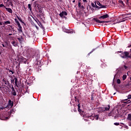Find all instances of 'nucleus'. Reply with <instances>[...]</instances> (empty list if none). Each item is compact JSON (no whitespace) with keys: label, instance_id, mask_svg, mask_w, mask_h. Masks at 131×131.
<instances>
[{"label":"nucleus","instance_id":"23","mask_svg":"<svg viewBox=\"0 0 131 131\" xmlns=\"http://www.w3.org/2000/svg\"><path fill=\"white\" fill-rule=\"evenodd\" d=\"M95 49H93L92 51H91L88 55H87V57H90V55H91V54H92V53H93L94 51H95Z\"/></svg>","mask_w":131,"mask_h":131},{"label":"nucleus","instance_id":"62","mask_svg":"<svg viewBox=\"0 0 131 131\" xmlns=\"http://www.w3.org/2000/svg\"><path fill=\"white\" fill-rule=\"evenodd\" d=\"M0 55H2V52H1V51H0Z\"/></svg>","mask_w":131,"mask_h":131},{"label":"nucleus","instance_id":"38","mask_svg":"<svg viewBox=\"0 0 131 131\" xmlns=\"http://www.w3.org/2000/svg\"><path fill=\"white\" fill-rule=\"evenodd\" d=\"M20 22H21V23L24 24V25H26V24H25V23H24V21H22V20H21V21Z\"/></svg>","mask_w":131,"mask_h":131},{"label":"nucleus","instance_id":"39","mask_svg":"<svg viewBox=\"0 0 131 131\" xmlns=\"http://www.w3.org/2000/svg\"><path fill=\"white\" fill-rule=\"evenodd\" d=\"M20 22H21V23L24 24V25H26V24H25V23H24V21H22V20H21V21Z\"/></svg>","mask_w":131,"mask_h":131},{"label":"nucleus","instance_id":"42","mask_svg":"<svg viewBox=\"0 0 131 131\" xmlns=\"http://www.w3.org/2000/svg\"><path fill=\"white\" fill-rule=\"evenodd\" d=\"M73 111H74V112H77V111L76 110V108H74Z\"/></svg>","mask_w":131,"mask_h":131},{"label":"nucleus","instance_id":"40","mask_svg":"<svg viewBox=\"0 0 131 131\" xmlns=\"http://www.w3.org/2000/svg\"><path fill=\"white\" fill-rule=\"evenodd\" d=\"M20 22H21V23L24 24V25H26V24H25V23H24V21H22V20H21V21Z\"/></svg>","mask_w":131,"mask_h":131},{"label":"nucleus","instance_id":"16","mask_svg":"<svg viewBox=\"0 0 131 131\" xmlns=\"http://www.w3.org/2000/svg\"><path fill=\"white\" fill-rule=\"evenodd\" d=\"M3 24H4L3 27H5L6 25H8V24H11V21H10L9 20L4 21Z\"/></svg>","mask_w":131,"mask_h":131},{"label":"nucleus","instance_id":"50","mask_svg":"<svg viewBox=\"0 0 131 131\" xmlns=\"http://www.w3.org/2000/svg\"><path fill=\"white\" fill-rule=\"evenodd\" d=\"M18 66H20V63H18L17 66L16 67V68H18Z\"/></svg>","mask_w":131,"mask_h":131},{"label":"nucleus","instance_id":"4","mask_svg":"<svg viewBox=\"0 0 131 131\" xmlns=\"http://www.w3.org/2000/svg\"><path fill=\"white\" fill-rule=\"evenodd\" d=\"M18 61L21 63H24V64H26V63H27V59L23 56L18 57Z\"/></svg>","mask_w":131,"mask_h":131},{"label":"nucleus","instance_id":"52","mask_svg":"<svg viewBox=\"0 0 131 131\" xmlns=\"http://www.w3.org/2000/svg\"><path fill=\"white\" fill-rule=\"evenodd\" d=\"M12 91H15V89H14V87L13 86H12Z\"/></svg>","mask_w":131,"mask_h":131},{"label":"nucleus","instance_id":"19","mask_svg":"<svg viewBox=\"0 0 131 131\" xmlns=\"http://www.w3.org/2000/svg\"><path fill=\"white\" fill-rule=\"evenodd\" d=\"M67 33H70L71 34H72V33H75V32L72 30L71 31H68Z\"/></svg>","mask_w":131,"mask_h":131},{"label":"nucleus","instance_id":"25","mask_svg":"<svg viewBox=\"0 0 131 131\" xmlns=\"http://www.w3.org/2000/svg\"><path fill=\"white\" fill-rule=\"evenodd\" d=\"M96 5H97L96 4V2L95 3V4L94 3H91V6L92 7H93V8H96Z\"/></svg>","mask_w":131,"mask_h":131},{"label":"nucleus","instance_id":"36","mask_svg":"<svg viewBox=\"0 0 131 131\" xmlns=\"http://www.w3.org/2000/svg\"><path fill=\"white\" fill-rule=\"evenodd\" d=\"M36 3H37V1H35L34 2V7H35V5H38V4H37Z\"/></svg>","mask_w":131,"mask_h":131},{"label":"nucleus","instance_id":"9","mask_svg":"<svg viewBox=\"0 0 131 131\" xmlns=\"http://www.w3.org/2000/svg\"><path fill=\"white\" fill-rule=\"evenodd\" d=\"M17 26H18V28H17V30L19 32V33H23V31L22 30V27L21 26V25L19 24H17Z\"/></svg>","mask_w":131,"mask_h":131},{"label":"nucleus","instance_id":"10","mask_svg":"<svg viewBox=\"0 0 131 131\" xmlns=\"http://www.w3.org/2000/svg\"><path fill=\"white\" fill-rule=\"evenodd\" d=\"M107 18H109V15L108 14H104L99 17V19H106Z\"/></svg>","mask_w":131,"mask_h":131},{"label":"nucleus","instance_id":"51","mask_svg":"<svg viewBox=\"0 0 131 131\" xmlns=\"http://www.w3.org/2000/svg\"><path fill=\"white\" fill-rule=\"evenodd\" d=\"M15 23H16V24H20V23H19V21L17 20V21L15 22Z\"/></svg>","mask_w":131,"mask_h":131},{"label":"nucleus","instance_id":"53","mask_svg":"<svg viewBox=\"0 0 131 131\" xmlns=\"http://www.w3.org/2000/svg\"><path fill=\"white\" fill-rule=\"evenodd\" d=\"M14 20L15 23H16L18 21V19H17V18H15Z\"/></svg>","mask_w":131,"mask_h":131},{"label":"nucleus","instance_id":"32","mask_svg":"<svg viewBox=\"0 0 131 131\" xmlns=\"http://www.w3.org/2000/svg\"><path fill=\"white\" fill-rule=\"evenodd\" d=\"M3 7H4V8H6V6H5V5H4V4H0V8H3Z\"/></svg>","mask_w":131,"mask_h":131},{"label":"nucleus","instance_id":"17","mask_svg":"<svg viewBox=\"0 0 131 131\" xmlns=\"http://www.w3.org/2000/svg\"><path fill=\"white\" fill-rule=\"evenodd\" d=\"M105 111H109L110 110V105H108L107 107H104Z\"/></svg>","mask_w":131,"mask_h":131},{"label":"nucleus","instance_id":"48","mask_svg":"<svg viewBox=\"0 0 131 131\" xmlns=\"http://www.w3.org/2000/svg\"><path fill=\"white\" fill-rule=\"evenodd\" d=\"M129 2V0H126V5L128 4Z\"/></svg>","mask_w":131,"mask_h":131},{"label":"nucleus","instance_id":"31","mask_svg":"<svg viewBox=\"0 0 131 131\" xmlns=\"http://www.w3.org/2000/svg\"><path fill=\"white\" fill-rule=\"evenodd\" d=\"M78 7L79 8H81V3L79 1L78 2Z\"/></svg>","mask_w":131,"mask_h":131},{"label":"nucleus","instance_id":"22","mask_svg":"<svg viewBox=\"0 0 131 131\" xmlns=\"http://www.w3.org/2000/svg\"><path fill=\"white\" fill-rule=\"evenodd\" d=\"M127 77V76H126V75H123V77H122V80H125V79H126Z\"/></svg>","mask_w":131,"mask_h":131},{"label":"nucleus","instance_id":"24","mask_svg":"<svg viewBox=\"0 0 131 131\" xmlns=\"http://www.w3.org/2000/svg\"><path fill=\"white\" fill-rule=\"evenodd\" d=\"M94 118L96 120H98V119H99V115H95Z\"/></svg>","mask_w":131,"mask_h":131},{"label":"nucleus","instance_id":"11","mask_svg":"<svg viewBox=\"0 0 131 131\" xmlns=\"http://www.w3.org/2000/svg\"><path fill=\"white\" fill-rule=\"evenodd\" d=\"M17 39L19 42V43L22 44V42L24 40V38H23V36H21L20 37L17 38Z\"/></svg>","mask_w":131,"mask_h":131},{"label":"nucleus","instance_id":"35","mask_svg":"<svg viewBox=\"0 0 131 131\" xmlns=\"http://www.w3.org/2000/svg\"><path fill=\"white\" fill-rule=\"evenodd\" d=\"M9 72H11L12 74H14V71H12V70H9Z\"/></svg>","mask_w":131,"mask_h":131},{"label":"nucleus","instance_id":"57","mask_svg":"<svg viewBox=\"0 0 131 131\" xmlns=\"http://www.w3.org/2000/svg\"><path fill=\"white\" fill-rule=\"evenodd\" d=\"M91 100H94V97H92Z\"/></svg>","mask_w":131,"mask_h":131},{"label":"nucleus","instance_id":"59","mask_svg":"<svg viewBox=\"0 0 131 131\" xmlns=\"http://www.w3.org/2000/svg\"><path fill=\"white\" fill-rule=\"evenodd\" d=\"M73 3H75V0H74V1H73Z\"/></svg>","mask_w":131,"mask_h":131},{"label":"nucleus","instance_id":"26","mask_svg":"<svg viewBox=\"0 0 131 131\" xmlns=\"http://www.w3.org/2000/svg\"><path fill=\"white\" fill-rule=\"evenodd\" d=\"M78 111L79 112L80 114H82V113H83V112H82V110H80V108H78Z\"/></svg>","mask_w":131,"mask_h":131},{"label":"nucleus","instance_id":"45","mask_svg":"<svg viewBox=\"0 0 131 131\" xmlns=\"http://www.w3.org/2000/svg\"><path fill=\"white\" fill-rule=\"evenodd\" d=\"M124 68L125 69H127V67L126 66H124Z\"/></svg>","mask_w":131,"mask_h":131},{"label":"nucleus","instance_id":"18","mask_svg":"<svg viewBox=\"0 0 131 131\" xmlns=\"http://www.w3.org/2000/svg\"><path fill=\"white\" fill-rule=\"evenodd\" d=\"M11 94H12V95H13V96H16L17 95V94L16 93V90L12 91Z\"/></svg>","mask_w":131,"mask_h":131},{"label":"nucleus","instance_id":"30","mask_svg":"<svg viewBox=\"0 0 131 131\" xmlns=\"http://www.w3.org/2000/svg\"><path fill=\"white\" fill-rule=\"evenodd\" d=\"M16 17L19 20V21H21L22 20V18H21V17H19V16H18V15H16Z\"/></svg>","mask_w":131,"mask_h":131},{"label":"nucleus","instance_id":"44","mask_svg":"<svg viewBox=\"0 0 131 131\" xmlns=\"http://www.w3.org/2000/svg\"><path fill=\"white\" fill-rule=\"evenodd\" d=\"M3 48H7L5 44H2Z\"/></svg>","mask_w":131,"mask_h":131},{"label":"nucleus","instance_id":"46","mask_svg":"<svg viewBox=\"0 0 131 131\" xmlns=\"http://www.w3.org/2000/svg\"><path fill=\"white\" fill-rule=\"evenodd\" d=\"M128 58L131 59V54H129Z\"/></svg>","mask_w":131,"mask_h":131},{"label":"nucleus","instance_id":"58","mask_svg":"<svg viewBox=\"0 0 131 131\" xmlns=\"http://www.w3.org/2000/svg\"><path fill=\"white\" fill-rule=\"evenodd\" d=\"M129 54H131V49H130Z\"/></svg>","mask_w":131,"mask_h":131},{"label":"nucleus","instance_id":"64","mask_svg":"<svg viewBox=\"0 0 131 131\" xmlns=\"http://www.w3.org/2000/svg\"><path fill=\"white\" fill-rule=\"evenodd\" d=\"M6 119H8V117H6Z\"/></svg>","mask_w":131,"mask_h":131},{"label":"nucleus","instance_id":"55","mask_svg":"<svg viewBox=\"0 0 131 131\" xmlns=\"http://www.w3.org/2000/svg\"><path fill=\"white\" fill-rule=\"evenodd\" d=\"M11 29H14V27H13V26H11Z\"/></svg>","mask_w":131,"mask_h":131},{"label":"nucleus","instance_id":"49","mask_svg":"<svg viewBox=\"0 0 131 131\" xmlns=\"http://www.w3.org/2000/svg\"><path fill=\"white\" fill-rule=\"evenodd\" d=\"M120 4H122V5H123V1H121L120 2Z\"/></svg>","mask_w":131,"mask_h":131},{"label":"nucleus","instance_id":"20","mask_svg":"<svg viewBox=\"0 0 131 131\" xmlns=\"http://www.w3.org/2000/svg\"><path fill=\"white\" fill-rule=\"evenodd\" d=\"M15 84L17 88H18V79L17 78L15 79Z\"/></svg>","mask_w":131,"mask_h":131},{"label":"nucleus","instance_id":"14","mask_svg":"<svg viewBox=\"0 0 131 131\" xmlns=\"http://www.w3.org/2000/svg\"><path fill=\"white\" fill-rule=\"evenodd\" d=\"M12 45H13V46L14 47H17L18 46V42L16 41H13L11 42Z\"/></svg>","mask_w":131,"mask_h":131},{"label":"nucleus","instance_id":"2","mask_svg":"<svg viewBox=\"0 0 131 131\" xmlns=\"http://www.w3.org/2000/svg\"><path fill=\"white\" fill-rule=\"evenodd\" d=\"M97 4L98 5V6L97 5H96V8L97 9H98V10H100V9H105L106 8V6L105 5H102V4H101V3H100V2L97 1Z\"/></svg>","mask_w":131,"mask_h":131},{"label":"nucleus","instance_id":"12","mask_svg":"<svg viewBox=\"0 0 131 131\" xmlns=\"http://www.w3.org/2000/svg\"><path fill=\"white\" fill-rule=\"evenodd\" d=\"M93 20L96 21V23H104V22H105V21H101V20H99V19H98L97 18H94Z\"/></svg>","mask_w":131,"mask_h":131},{"label":"nucleus","instance_id":"33","mask_svg":"<svg viewBox=\"0 0 131 131\" xmlns=\"http://www.w3.org/2000/svg\"><path fill=\"white\" fill-rule=\"evenodd\" d=\"M5 46H6V47L7 48V47H8V46L9 45L8 43V41H6L5 42Z\"/></svg>","mask_w":131,"mask_h":131},{"label":"nucleus","instance_id":"61","mask_svg":"<svg viewBox=\"0 0 131 131\" xmlns=\"http://www.w3.org/2000/svg\"><path fill=\"white\" fill-rule=\"evenodd\" d=\"M12 34H9V35H12Z\"/></svg>","mask_w":131,"mask_h":131},{"label":"nucleus","instance_id":"7","mask_svg":"<svg viewBox=\"0 0 131 131\" xmlns=\"http://www.w3.org/2000/svg\"><path fill=\"white\" fill-rule=\"evenodd\" d=\"M68 13L66 11H62L60 14L59 16L61 17V18H67L66 16H67Z\"/></svg>","mask_w":131,"mask_h":131},{"label":"nucleus","instance_id":"37","mask_svg":"<svg viewBox=\"0 0 131 131\" xmlns=\"http://www.w3.org/2000/svg\"><path fill=\"white\" fill-rule=\"evenodd\" d=\"M115 125H119V123H114Z\"/></svg>","mask_w":131,"mask_h":131},{"label":"nucleus","instance_id":"27","mask_svg":"<svg viewBox=\"0 0 131 131\" xmlns=\"http://www.w3.org/2000/svg\"><path fill=\"white\" fill-rule=\"evenodd\" d=\"M117 83H118V84H120V83H121V81L119 79H117Z\"/></svg>","mask_w":131,"mask_h":131},{"label":"nucleus","instance_id":"28","mask_svg":"<svg viewBox=\"0 0 131 131\" xmlns=\"http://www.w3.org/2000/svg\"><path fill=\"white\" fill-rule=\"evenodd\" d=\"M74 99H75V102H79V100H78V98H77V97L75 96V97H74Z\"/></svg>","mask_w":131,"mask_h":131},{"label":"nucleus","instance_id":"41","mask_svg":"<svg viewBox=\"0 0 131 131\" xmlns=\"http://www.w3.org/2000/svg\"><path fill=\"white\" fill-rule=\"evenodd\" d=\"M78 109H80V104H78Z\"/></svg>","mask_w":131,"mask_h":131},{"label":"nucleus","instance_id":"56","mask_svg":"<svg viewBox=\"0 0 131 131\" xmlns=\"http://www.w3.org/2000/svg\"><path fill=\"white\" fill-rule=\"evenodd\" d=\"M3 25V23H2V22H0V26Z\"/></svg>","mask_w":131,"mask_h":131},{"label":"nucleus","instance_id":"6","mask_svg":"<svg viewBox=\"0 0 131 131\" xmlns=\"http://www.w3.org/2000/svg\"><path fill=\"white\" fill-rule=\"evenodd\" d=\"M2 81H3V83L5 84L4 86H6L7 85L8 86H11V83H10V82L9 81H8L5 79H3L2 80Z\"/></svg>","mask_w":131,"mask_h":131},{"label":"nucleus","instance_id":"15","mask_svg":"<svg viewBox=\"0 0 131 131\" xmlns=\"http://www.w3.org/2000/svg\"><path fill=\"white\" fill-rule=\"evenodd\" d=\"M8 104L9 105V106H11V107H13V106L14 105V102H13L12 101V100L9 99V101H8Z\"/></svg>","mask_w":131,"mask_h":131},{"label":"nucleus","instance_id":"60","mask_svg":"<svg viewBox=\"0 0 131 131\" xmlns=\"http://www.w3.org/2000/svg\"><path fill=\"white\" fill-rule=\"evenodd\" d=\"M14 81V80H11V82H13Z\"/></svg>","mask_w":131,"mask_h":131},{"label":"nucleus","instance_id":"47","mask_svg":"<svg viewBox=\"0 0 131 131\" xmlns=\"http://www.w3.org/2000/svg\"><path fill=\"white\" fill-rule=\"evenodd\" d=\"M83 3H88V1L86 0H83Z\"/></svg>","mask_w":131,"mask_h":131},{"label":"nucleus","instance_id":"1","mask_svg":"<svg viewBox=\"0 0 131 131\" xmlns=\"http://www.w3.org/2000/svg\"><path fill=\"white\" fill-rule=\"evenodd\" d=\"M35 7H37L39 13V14H37V17L38 18H40V16L43 15V13H42V7L38 4H35Z\"/></svg>","mask_w":131,"mask_h":131},{"label":"nucleus","instance_id":"34","mask_svg":"<svg viewBox=\"0 0 131 131\" xmlns=\"http://www.w3.org/2000/svg\"><path fill=\"white\" fill-rule=\"evenodd\" d=\"M36 22H37V23H40V21H39V20L38 19H36V20H35Z\"/></svg>","mask_w":131,"mask_h":131},{"label":"nucleus","instance_id":"63","mask_svg":"<svg viewBox=\"0 0 131 131\" xmlns=\"http://www.w3.org/2000/svg\"><path fill=\"white\" fill-rule=\"evenodd\" d=\"M10 112H11V113H12V112H13V111H11Z\"/></svg>","mask_w":131,"mask_h":131},{"label":"nucleus","instance_id":"54","mask_svg":"<svg viewBox=\"0 0 131 131\" xmlns=\"http://www.w3.org/2000/svg\"><path fill=\"white\" fill-rule=\"evenodd\" d=\"M81 9H84V7L83 6H81Z\"/></svg>","mask_w":131,"mask_h":131},{"label":"nucleus","instance_id":"43","mask_svg":"<svg viewBox=\"0 0 131 131\" xmlns=\"http://www.w3.org/2000/svg\"><path fill=\"white\" fill-rule=\"evenodd\" d=\"M9 4L11 5V6H13V2L12 1H10Z\"/></svg>","mask_w":131,"mask_h":131},{"label":"nucleus","instance_id":"13","mask_svg":"<svg viewBox=\"0 0 131 131\" xmlns=\"http://www.w3.org/2000/svg\"><path fill=\"white\" fill-rule=\"evenodd\" d=\"M6 11H7V12H8V13H10V14H12V13H13V10H12V9L10 8H5Z\"/></svg>","mask_w":131,"mask_h":131},{"label":"nucleus","instance_id":"29","mask_svg":"<svg viewBox=\"0 0 131 131\" xmlns=\"http://www.w3.org/2000/svg\"><path fill=\"white\" fill-rule=\"evenodd\" d=\"M28 8L30 9V11L32 10L31 8V4H28Z\"/></svg>","mask_w":131,"mask_h":131},{"label":"nucleus","instance_id":"8","mask_svg":"<svg viewBox=\"0 0 131 131\" xmlns=\"http://www.w3.org/2000/svg\"><path fill=\"white\" fill-rule=\"evenodd\" d=\"M128 99L124 100V101H124V103L125 104H129V102H131L130 100H128V99H131V94H129L127 96Z\"/></svg>","mask_w":131,"mask_h":131},{"label":"nucleus","instance_id":"21","mask_svg":"<svg viewBox=\"0 0 131 131\" xmlns=\"http://www.w3.org/2000/svg\"><path fill=\"white\" fill-rule=\"evenodd\" d=\"M127 119L128 120H130V121H131V114H128Z\"/></svg>","mask_w":131,"mask_h":131},{"label":"nucleus","instance_id":"3","mask_svg":"<svg viewBox=\"0 0 131 131\" xmlns=\"http://www.w3.org/2000/svg\"><path fill=\"white\" fill-rule=\"evenodd\" d=\"M129 56V52L127 51H125L122 53L121 57L123 59H126V58L128 59Z\"/></svg>","mask_w":131,"mask_h":131},{"label":"nucleus","instance_id":"5","mask_svg":"<svg viewBox=\"0 0 131 131\" xmlns=\"http://www.w3.org/2000/svg\"><path fill=\"white\" fill-rule=\"evenodd\" d=\"M26 34L28 37H33L35 35L34 32L32 31L26 32Z\"/></svg>","mask_w":131,"mask_h":131}]
</instances>
